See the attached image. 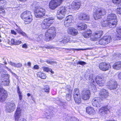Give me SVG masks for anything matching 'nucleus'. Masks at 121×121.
Returning a JSON list of instances; mask_svg holds the SVG:
<instances>
[{
	"mask_svg": "<svg viewBox=\"0 0 121 121\" xmlns=\"http://www.w3.org/2000/svg\"><path fill=\"white\" fill-rule=\"evenodd\" d=\"M16 108L14 103H9L5 106V110L6 112H10L13 111Z\"/></svg>",
	"mask_w": 121,
	"mask_h": 121,
	"instance_id": "11",
	"label": "nucleus"
},
{
	"mask_svg": "<svg viewBox=\"0 0 121 121\" xmlns=\"http://www.w3.org/2000/svg\"><path fill=\"white\" fill-rule=\"evenodd\" d=\"M53 19L52 17L45 19L41 24L42 28L44 29L48 28L53 23V21L52 20Z\"/></svg>",
	"mask_w": 121,
	"mask_h": 121,
	"instance_id": "4",
	"label": "nucleus"
},
{
	"mask_svg": "<svg viewBox=\"0 0 121 121\" xmlns=\"http://www.w3.org/2000/svg\"><path fill=\"white\" fill-rule=\"evenodd\" d=\"M14 42L16 43H19V45L21 43V41H19L18 40H14Z\"/></svg>",
	"mask_w": 121,
	"mask_h": 121,
	"instance_id": "62",
	"label": "nucleus"
},
{
	"mask_svg": "<svg viewBox=\"0 0 121 121\" xmlns=\"http://www.w3.org/2000/svg\"><path fill=\"white\" fill-rule=\"evenodd\" d=\"M73 39L71 37L70 38L69 37H65L59 39V42H62L64 44H65L68 42H75V41L73 40Z\"/></svg>",
	"mask_w": 121,
	"mask_h": 121,
	"instance_id": "16",
	"label": "nucleus"
},
{
	"mask_svg": "<svg viewBox=\"0 0 121 121\" xmlns=\"http://www.w3.org/2000/svg\"><path fill=\"white\" fill-rule=\"evenodd\" d=\"M3 79H4V80L2 81V84H3L4 86H8L9 83V78H4Z\"/></svg>",
	"mask_w": 121,
	"mask_h": 121,
	"instance_id": "38",
	"label": "nucleus"
},
{
	"mask_svg": "<svg viewBox=\"0 0 121 121\" xmlns=\"http://www.w3.org/2000/svg\"><path fill=\"white\" fill-rule=\"evenodd\" d=\"M103 77L102 75H99L97 76L96 78H95V80L96 82H97V81H99L103 79Z\"/></svg>",
	"mask_w": 121,
	"mask_h": 121,
	"instance_id": "43",
	"label": "nucleus"
},
{
	"mask_svg": "<svg viewBox=\"0 0 121 121\" xmlns=\"http://www.w3.org/2000/svg\"><path fill=\"white\" fill-rule=\"evenodd\" d=\"M81 2L78 1H73L72 3L71 6L72 8L75 9H78L79 8L81 5Z\"/></svg>",
	"mask_w": 121,
	"mask_h": 121,
	"instance_id": "22",
	"label": "nucleus"
},
{
	"mask_svg": "<svg viewBox=\"0 0 121 121\" xmlns=\"http://www.w3.org/2000/svg\"><path fill=\"white\" fill-rule=\"evenodd\" d=\"M44 91L46 92H49V88L48 86H46L44 89Z\"/></svg>",
	"mask_w": 121,
	"mask_h": 121,
	"instance_id": "51",
	"label": "nucleus"
},
{
	"mask_svg": "<svg viewBox=\"0 0 121 121\" xmlns=\"http://www.w3.org/2000/svg\"><path fill=\"white\" fill-rule=\"evenodd\" d=\"M11 33L12 34H14L15 35H16V33L13 30H11Z\"/></svg>",
	"mask_w": 121,
	"mask_h": 121,
	"instance_id": "60",
	"label": "nucleus"
},
{
	"mask_svg": "<svg viewBox=\"0 0 121 121\" xmlns=\"http://www.w3.org/2000/svg\"><path fill=\"white\" fill-rule=\"evenodd\" d=\"M25 17V18L23 19L24 20L25 24H27L30 23L32 20V16L31 12L28 14V16Z\"/></svg>",
	"mask_w": 121,
	"mask_h": 121,
	"instance_id": "21",
	"label": "nucleus"
},
{
	"mask_svg": "<svg viewBox=\"0 0 121 121\" xmlns=\"http://www.w3.org/2000/svg\"><path fill=\"white\" fill-rule=\"evenodd\" d=\"M4 9H3L2 7L0 6V14H3L4 13Z\"/></svg>",
	"mask_w": 121,
	"mask_h": 121,
	"instance_id": "52",
	"label": "nucleus"
},
{
	"mask_svg": "<svg viewBox=\"0 0 121 121\" xmlns=\"http://www.w3.org/2000/svg\"><path fill=\"white\" fill-rule=\"evenodd\" d=\"M103 31L101 30H99L95 32L93 36L91 37V39L92 41L97 40L98 38H100L102 35Z\"/></svg>",
	"mask_w": 121,
	"mask_h": 121,
	"instance_id": "14",
	"label": "nucleus"
},
{
	"mask_svg": "<svg viewBox=\"0 0 121 121\" xmlns=\"http://www.w3.org/2000/svg\"><path fill=\"white\" fill-rule=\"evenodd\" d=\"M43 70L47 72H50L52 73H53L54 72L51 69L45 67H43L42 68Z\"/></svg>",
	"mask_w": 121,
	"mask_h": 121,
	"instance_id": "41",
	"label": "nucleus"
},
{
	"mask_svg": "<svg viewBox=\"0 0 121 121\" xmlns=\"http://www.w3.org/2000/svg\"><path fill=\"white\" fill-rule=\"evenodd\" d=\"M113 2L116 4H119L121 1V0H112Z\"/></svg>",
	"mask_w": 121,
	"mask_h": 121,
	"instance_id": "50",
	"label": "nucleus"
},
{
	"mask_svg": "<svg viewBox=\"0 0 121 121\" xmlns=\"http://www.w3.org/2000/svg\"><path fill=\"white\" fill-rule=\"evenodd\" d=\"M73 21V16L71 15H69L67 16L64 22V25L65 27H68L71 25Z\"/></svg>",
	"mask_w": 121,
	"mask_h": 121,
	"instance_id": "15",
	"label": "nucleus"
},
{
	"mask_svg": "<svg viewBox=\"0 0 121 121\" xmlns=\"http://www.w3.org/2000/svg\"><path fill=\"white\" fill-rule=\"evenodd\" d=\"M73 93V96L80 95L79 90L77 88H76L74 90Z\"/></svg>",
	"mask_w": 121,
	"mask_h": 121,
	"instance_id": "42",
	"label": "nucleus"
},
{
	"mask_svg": "<svg viewBox=\"0 0 121 121\" xmlns=\"http://www.w3.org/2000/svg\"><path fill=\"white\" fill-rule=\"evenodd\" d=\"M112 67L113 68L115 69H119L121 68V62H116L114 64Z\"/></svg>",
	"mask_w": 121,
	"mask_h": 121,
	"instance_id": "31",
	"label": "nucleus"
},
{
	"mask_svg": "<svg viewBox=\"0 0 121 121\" xmlns=\"http://www.w3.org/2000/svg\"><path fill=\"white\" fill-rule=\"evenodd\" d=\"M35 15L36 18H41L42 17L45 15V10L44 9L41 7L37 9L34 11Z\"/></svg>",
	"mask_w": 121,
	"mask_h": 121,
	"instance_id": "8",
	"label": "nucleus"
},
{
	"mask_svg": "<svg viewBox=\"0 0 121 121\" xmlns=\"http://www.w3.org/2000/svg\"><path fill=\"white\" fill-rule=\"evenodd\" d=\"M6 71L2 68L0 69V73L2 79L4 78H9L10 76L9 74H6Z\"/></svg>",
	"mask_w": 121,
	"mask_h": 121,
	"instance_id": "23",
	"label": "nucleus"
},
{
	"mask_svg": "<svg viewBox=\"0 0 121 121\" xmlns=\"http://www.w3.org/2000/svg\"><path fill=\"white\" fill-rule=\"evenodd\" d=\"M99 67L100 70L104 71L108 70L111 67L110 64L105 62L100 63L99 65Z\"/></svg>",
	"mask_w": 121,
	"mask_h": 121,
	"instance_id": "13",
	"label": "nucleus"
},
{
	"mask_svg": "<svg viewBox=\"0 0 121 121\" xmlns=\"http://www.w3.org/2000/svg\"><path fill=\"white\" fill-rule=\"evenodd\" d=\"M97 84L100 86H102L104 85L105 82L104 80L103 79L99 80V81H97L96 82Z\"/></svg>",
	"mask_w": 121,
	"mask_h": 121,
	"instance_id": "40",
	"label": "nucleus"
},
{
	"mask_svg": "<svg viewBox=\"0 0 121 121\" xmlns=\"http://www.w3.org/2000/svg\"><path fill=\"white\" fill-rule=\"evenodd\" d=\"M67 121H78V119L74 117H72L70 115H68L66 117Z\"/></svg>",
	"mask_w": 121,
	"mask_h": 121,
	"instance_id": "30",
	"label": "nucleus"
},
{
	"mask_svg": "<svg viewBox=\"0 0 121 121\" xmlns=\"http://www.w3.org/2000/svg\"><path fill=\"white\" fill-rule=\"evenodd\" d=\"M102 102V99L99 97H95L92 100V103L93 105L97 108H99L101 106Z\"/></svg>",
	"mask_w": 121,
	"mask_h": 121,
	"instance_id": "10",
	"label": "nucleus"
},
{
	"mask_svg": "<svg viewBox=\"0 0 121 121\" xmlns=\"http://www.w3.org/2000/svg\"><path fill=\"white\" fill-rule=\"evenodd\" d=\"M68 33L71 35L75 36L78 34V30L73 28L70 27L67 30Z\"/></svg>",
	"mask_w": 121,
	"mask_h": 121,
	"instance_id": "20",
	"label": "nucleus"
},
{
	"mask_svg": "<svg viewBox=\"0 0 121 121\" xmlns=\"http://www.w3.org/2000/svg\"><path fill=\"white\" fill-rule=\"evenodd\" d=\"M8 96V92L2 87L0 89V101L2 102H4Z\"/></svg>",
	"mask_w": 121,
	"mask_h": 121,
	"instance_id": "9",
	"label": "nucleus"
},
{
	"mask_svg": "<svg viewBox=\"0 0 121 121\" xmlns=\"http://www.w3.org/2000/svg\"><path fill=\"white\" fill-rule=\"evenodd\" d=\"M32 8L35 11L37 9H39L41 7L38 6V3L37 2H34L32 4Z\"/></svg>",
	"mask_w": 121,
	"mask_h": 121,
	"instance_id": "35",
	"label": "nucleus"
},
{
	"mask_svg": "<svg viewBox=\"0 0 121 121\" xmlns=\"http://www.w3.org/2000/svg\"><path fill=\"white\" fill-rule=\"evenodd\" d=\"M52 113V112L48 111L44 113V115L43 116L44 117L47 118L48 119H50L53 116Z\"/></svg>",
	"mask_w": 121,
	"mask_h": 121,
	"instance_id": "33",
	"label": "nucleus"
},
{
	"mask_svg": "<svg viewBox=\"0 0 121 121\" xmlns=\"http://www.w3.org/2000/svg\"><path fill=\"white\" fill-rule=\"evenodd\" d=\"M108 95V92L105 89L101 90L99 93V96L100 98L104 99L106 98Z\"/></svg>",
	"mask_w": 121,
	"mask_h": 121,
	"instance_id": "18",
	"label": "nucleus"
},
{
	"mask_svg": "<svg viewBox=\"0 0 121 121\" xmlns=\"http://www.w3.org/2000/svg\"><path fill=\"white\" fill-rule=\"evenodd\" d=\"M9 63L10 65L17 68L21 67L22 66V64L21 63L17 64L12 62L11 61H10Z\"/></svg>",
	"mask_w": 121,
	"mask_h": 121,
	"instance_id": "37",
	"label": "nucleus"
},
{
	"mask_svg": "<svg viewBox=\"0 0 121 121\" xmlns=\"http://www.w3.org/2000/svg\"><path fill=\"white\" fill-rule=\"evenodd\" d=\"M20 34L26 37V33L22 31Z\"/></svg>",
	"mask_w": 121,
	"mask_h": 121,
	"instance_id": "63",
	"label": "nucleus"
},
{
	"mask_svg": "<svg viewBox=\"0 0 121 121\" xmlns=\"http://www.w3.org/2000/svg\"><path fill=\"white\" fill-rule=\"evenodd\" d=\"M89 91H84L82 93V99L86 100L89 98L91 95Z\"/></svg>",
	"mask_w": 121,
	"mask_h": 121,
	"instance_id": "19",
	"label": "nucleus"
},
{
	"mask_svg": "<svg viewBox=\"0 0 121 121\" xmlns=\"http://www.w3.org/2000/svg\"><path fill=\"white\" fill-rule=\"evenodd\" d=\"M86 64V62L82 61H79L77 63V65L80 64L82 66H83Z\"/></svg>",
	"mask_w": 121,
	"mask_h": 121,
	"instance_id": "49",
	"label": "nucleus"
},
{
	"mask_svg": "<svg viewBox=\"0 0 121 121\" xmlns=\"http://www.w3.org/2000/svg\"><path fill=\"white\" fill-rule=\"evenodd\" d=\"M45 47L47 48V49H52L54 48L52 46H46V47Z\"/></svg>",
	"mask_w": 121,
	"mask_h": 121,
	"instance_id": "57",
	"label": "nucleus"
},
{
	"mask_svg": "<svg viewBox=\"0 0 121 121\" xmlns=\"http://www.w3.org/2000/svg\"><path fill=\"white\" fill-rule=\"evenodd\" d=\"M77 28L79 30H84L87 27V25L84 23H78L77 25Z\"/></svg>",
	"mask_w": 121,
	"mask_h": 121,
	"instance_id": "25",
	"label": "nucleus"
},
{
	"mask_svg": "<svg viewBox=\"0 0 121 121\" xmlns=\"http://www.w3.org/2000/svg\"><path fill=\"white\" fill-rule=\"evenodd\" d=\"M79 19L81 20H89L90 19L89 16L85 13H83L79 17Z\"/></svg>",
	"mask_w": 121,
	"mask_h": 121,
	"instance_id": "26",
	"label": "nucleus"
},
{
	"mask_svg": "<svg viewBox=\"0 0 121 121\" xmlns=\"http://www.w3.org/2000/svg\"><path fill=\"white\" fill-rule=\"evenodd\" d=\"M43 36L42 35H41L38 36L36 39V40L37 41H39L42 39L43 37Z\"/></svg>",
	"mask_w": 121,
	"mask_h": 121,
	"instance_id": "48",
	"label": "nucleus"
},
{
	"mask_svg": "<svg viewBox=\"0 0 121 121\" xmlns=\"http://www.w3.org/2000/svg\"><path fill=\"white\" fill-rule=\"evenodd\" d=\"M19 96V100L20 101H21L22 99V95L21 94L18 95Z\"/></svg>",
	"mask_w": 121,
	"mask_h": 121,
	"instance_id": "61",
	"label": "nucleus"
},
{
	"mask_svg": "<svg viewBox=\"0 0 121 121\" xmlns=\"http://www.w3.org/2000/svg\"><path fill=\"white\" fill-rule=\"evenodd\" d=\"M106 14L105 10L103 9L99 8L96 10L93 14L94 19L97 20L100 18L102 16L105 15Z\"/></svg>",
	"mask_w": 121,
	"mask_h": 121,
	"instance_id": "5",
	"label": "nucleus"
},
{
	"mask_svg": "<svg viewBox=\"0 0 121 121\" xmlns=\"http://www.w3.org/2000/svg\"><path fill=\"white\" fill-rule=\"evenodd\" d=\"M37 76L38 77H39L43 79H45L46 78V76L44 73L40 72H38L37 73Z\"/></svg>",
	"mask_w": 121,
	"mask_h": 121,
	"instance_id": "39",
	"label": "nucleus"
},
{
	"mask_svg": "<svg viewBox=\"0 0 121 121\" xmlns=\"http://www.w3.org/2000/svg\"><path fill=\"white\" fill-rule=\"evenodd\" d=\"M117 21L115 14L113 13L108 14L105 21L101 22L102 26L108 28L115 26L117 24Z\"/></svg>",
	"mask_w": 121,
	"mask_h": 121,
	"instance_id": "1",
	"label": "nucleus"
},
{
	"mask_svg": "<svg viewBox=\"0 0 121 121\" xmlns=\"http://www.w3.org/2000/svg\"><path fill=\"white\" fill-rule=\"evenodd\" d=\"M47 62L48 64L53 65H55L57 63L55 61H52L49 60H47Z\"/></svg>",
	"mask_w": 121,
	"mask_h": 121,
	"instance_id": "45",
	"label": "nucleus"
},
{
	"mask_svg": "<svg viewBox=\"0 0 121 121\" xmlns=\"http://www.w3.org/2000/svg\"><path fill=\"white\" fill-rule=\"evenodd\" d=\"M75 98H78L79 99H81L80 95L73 96V97L74 99H75Z\"/></svg>",
	"mask_w": 121,
	"mask_h": 121,
	"instance_id": "59",
	"label": "nucleus"
},
{
	"mask_svg": "<svg viewBox=\"0 0 121 121\" xmlns=\"http://www.w3.org/2000/svg\"><path fill=\"white\" fill-rule=\"evenodd\" d=\"M118 77L119 79L121 80V72L119 73L118 75Z\"/></svg>",
	"mask_w": 121,
	"mask_h": 121,
	"instance_id": "64",
	"label": "nucleus"
},
{
	"mask_svg": "<svg viewBox=\"0 0 121 121\" xmlns=\"http://www.w3.org/2000/svg\"><path fill=\"white\" fill-rule=\"evenodd\" d=\"M30 13H31V12L30 11L26 10L24 12L21 14V17L23 19L24 18H25V17H26V16H28V14Z\"/></svg>",
	"mask_w": 121,
	"mask_h": 121,
	"instance_id": "36",
	"label": "nucleus"
},
{
	"mask_svg": "<svg viewBox=\"0 0 121 121\" xmlns=\"http://www.w3.org/2000/svg\"><path fill=\"white\" fill-rule=\"evenodd\" d=\"M16 30L17 32L18 33L20 34L22 31L20 28H18V29H16Z\"/></svg>",
	"mask_w": 121,
	"mask_h": 121,
	"instance_id": "56",
	"label": "nucleus"
},
{
	"mask_svg": "<svg viewBox=\"0 0 121 121\" xmlns=\"http://www.w3.org/2000/svg\"><path fill=\"white\" fill-rule=\"evenodd\" d=\"M86 111L90 115H93L95 112L93 108L90 106H88L86 108Z\"/></svg>",
	"mask_w": 121,
	"mask_h": 121,
	"instance_id": "27",
	"label": "nucleus"
},
{
	"mask_svg": "<svg viewBox=\"0 0 121 121\" xmlns=\"http://www.w3.org/2000/svg\"><path fill=\"white\" fill-rule=\"evenodd\" d=\"M75 97V99H74L75 102L76 103L79 104L81 102V99H79L78 98H77Z\"/></svg>",
	"mask_w": 121,
	"mask_h": 121,
	"instance_id": "47",
	"label": "nucleus"
},
{
	"mask_svg": "<svg viewBox=\"0 0 121 121\" xmlns=\"http://www.w3.org/2000/svg\"><path fill=\"white\" fill-rule=\"evenodd\" d=\"M67 89L66 90L68 91V93L66 95V99L67 101H69L71 100V94L72 92V90L70 88L69 86H68Z\"/></svg>",
	"mask_w": 121,
	"mask_h": 121,
	"instance_id": "24",
	"label": "nucleus"
},
{
	"mask_svg": "<svg viewBox=\"0 0 121 121\" xmlns=\"http://www.w3.org/2000/svg\"><path fill=\"white\" fill-rule=\"evenodd\" d=\"M63 0H52L49 3V7L52 9H54L61 4Z\"/></svg>",
	"mask_w": 121,
	"mask_h": 121,
	"instance_id": "7",
	"label": "nucleus"
},
{
	"mask_svg": "<svg viewBox=\"0 0 121 121\" xmlns=\"http://www.w3.org/2000/svg\"><path fill=\"white\" fill-rule=\"evenodd\" d=\"M117 35L116 39L117 40H121V26L117 29Z\"/></svg>",
	"mask_w": 121,
	"mask_h": 121,
	"instance_id": "32",
	"label": "nucleus"
},
{
	"mask_svg": "<svg viewBox=\"0 0 121 121\" xmlns=\"http://www.w3.org/2000/svg\"><path fill=\"white\" fill-rule=\"evenodd\" d=\"M3 62V63H0V64L2 65H4V64H7L6 60V59H5L4 58H3L2 60Z\"/></svg>",
	"mask_w": 121,
	"mask_h": 121,
	"instance_id": "53",
	"label": "nucleus"
},
{
	"mask_svg": "<svg viewBox=\"0 0 121 121\" xmlns=\"http://www.w3.org/2000/svg\"><path fill=\"white\" fill-rule=\"evenodd\" d=\"M92 33V32L91 30H89L83 33V35L84 38H88L91 37Z\"/></svg>",
	"mask_w": 121,
	"mask_h": 121,
	"instance_id": "28",
	"label": "nucleus"
},
{
	"mask_svg": "<svg viewBox=\"0 0 121 121\" xmlns=\"http://www.w3.org/2000/svg\"><path fill=\"white\" fill-rule=\"evenodd\" d=\"M14 40L13 39H12L11 40V41H10L9 40H8V43L10 45L11 44H14V45H19V43H16L14 42Z\"/></svg>",
	"mask_w": 121,
	"mask_h": 121,
	"instance_id": "44",
	"label": "nucleus"
},
{
	"mask_svg": "<svg viewBox=\"0 0 121 121\" xmlns=\"http://www.w3.org/2000/svg\"><path fill=\"white\" fill-rule=\"evenodd\" d=\"M21 111L22 109L19 107H17L14 114V117L16 121H18L19 118L21 116Z\"/></svg>",
	"mask_w": 121,
	"mask_h": 121,
	"instance_id": "17",
	"label": "nucleus"
},
{
	"mask_svg": "<svg viewBox=\"0 0 121 121\" xmlns=\"http://www.w3.org/2000/svg\"><path fill=\"white\" fill-rule=\"evenodd\" d=\"M91 82L92 83L91 85L89 86V87L90 90H91L94 92H95L96 91V88L95 86L93 84V83L94 82V81L92 79Z\"/></svg>",
	"mask_w": 121,
	"mask_h": 121,
	"instance_id": "29",
	"label": "nucleus"
},
{
	"mask_svg": "<svg viewBox=\"0 0 121 121\" xmlns=\"http://www.w3.org/2000/svg\"><path fill=\"white\" fill-rule=\"evenodd\" d=\"M6 1L4 0H0V5H1L4 3H5Z\"/></svg>",
	"mask_w": 121,
	"mask_h": 121,
	"instance_id": "55",
	"label": "nucleus"
},
{
	"mask_svg": "<svg viewBox=\"0 0 121 121\" xmlns=\"http://www.w3.org/2000/svg\"><path fill=\"white\" fill-rule=\"evenodd\" d=\"M22 47L23 48H27V45L26 43H24L22 45Z\"/></svg>",
	"mask_w": 121,
	"mask_h": 121,
	"instance_id": "58",
	"label": "nucleus"
},
{
	"mask_svg": "<svg viewBox=\"0 0 121 121\" xmlns=\"http://www.w3.org/2000/svg\"><path fill=\"white\" fill-rule=\"evenodd\" d=\"M70 9L69 7H62L60 8V10L57 11V16L58 19L59 20L62 19L66 14H68L69 13Z\"/></svg>",
	"mask_w": 121,
	"mask_h": 121,
	"instance_id": "3",
	"label": "nucleus"
},
{
	"mask_svg": "<svg viewBox=\"0 0 121 121\" xmlns=\"http://www.w3.org/2000/svg\"><path fill=\"white\" fill-rule=\"evenodd\" d=\"M99 110L103 113H104L107 114L109 112V110L107 106L102 107L100 108Z\"/></svg>",
	"mask_w": 121,
	"mask_h": 121,
	"instance_id": "34",
	"label": "nucleus"
},
{
	"mask_svg": "<svg viewBox=\"0 0 121 121\" xmlns=\"http://www.w3.org/2000/svg\"><path fill=\"white\" fill-rule=\"evenodd\" d=\"M107 85L108 86V88L111 90H114L117 87L116 82L113 79H110L108 82Z\"/></svg>",
	"mask_w": 121,
	"mask_h": 121,
	"instance_id": "12",
	"label": "nucleus"
},
{
	"mask_svg": "<svg viewBox=\"0 0 121 121\" xmlns=\"http://www.w3.org/2000/svg\"><path fill=\"white\" fill-rule=\"evenodd\" d=\"M62 49H65V50H69V51H71L72 50H85V49H73L72 48H61Z\"/></svg>",
	"mask_w": 121,
	"mask_h": 121,
	"instance_id": "46",
	"label": "nucleus"
},
{
	"mask_svg": "<svg viewBox=\"0 0 121 121\" xmlns=\"http://www.w3.org/2000/svg\"><path fill=\"white\" fill-rule=\"evenodd\" d=\"M117 10L118 13L119 14H121V7L117 8Z\"/></svg>",
	"mask_w": 121,
	"mask_h": 121,
	"instance_id": "54",
	"label": "nucleus"
},
{
	"mask_svg": "<svg viewBox=\"0 0 121 121\" xmlns=\"http://www.w3.org/2000/svg\"><path fill=\"white\" fill-rule=\"evenodd\" d=\"M55 29L54 27L49 28L46 32L45 35V40L48 41L54 38L55 36Z\"/></svg>",
	"mask_w": 121,
	"mask_h": 121,
	"instance_id": "2",
	"label": "nucleus"
},
{
	"mask_svg": "<svg viewBox=\"0 0 121 121\" xmlns=\"http://www.w3.org/2000/svg\"><path fill=\"white\" fill-rule=\"evenodd\" d=\"M111 40V36L106 35L104 36L97 43L100 45H104L109 43Z\"/></svg>",
	"mask_w": 121,
	"mask_h": 121,
	"instance_id": "6",
	"label": "nucleus"
}]
</instances>
